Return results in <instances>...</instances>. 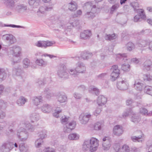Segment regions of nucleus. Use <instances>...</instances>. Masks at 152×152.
<instances>
[{
	"label": "nucleus",
	"mask_w": 152,
	"mask_h": 152,
	"mask_svg": "<svg viewBox=\"0 0 152 152\" xmlns=\"http://www.w3.org/2000/svg\"><path fill=\"white\" fill-rule=\"evenodd\" d=\"M34 129V126L30 123L25 121H22L20 123L17 130V137L20 141L24 142L27 140L28 136V133L26 130L33 132Z\"/></svg>",
	"instance_id": "f257e3e1"
},
{
	"label": "nucleus",
	"mask_w": 152,
	"mask_h": 152,
	"mask_svg": "<svg viewBox=\"0 0 152 152\" xmlns=\"http://www.w3.org/2000/svg\"><path fill=\"white\" fill-rule=\"evenodd\" d=\"M84 5L86 9H91V12H87L86 15L87 18H93L95 16L94 14L99 12L102 8V7H96V5L93 4L91 1L85 3Z\"/></svg>",
	"instance_id": "f03ea898"
},
{
	"label": "nucleus",
	"mask_w": 152,
	"mask_h": 152,
	"mask_svg": "<svg viewBox=\"0 0 152 152\" xmlns=\"http://www.w3.org/2000/svg\"><path fill=\"white\" fill-rule=\"evenodd\" d=\"M57 74L58 77L61 78L66 79L69 78V75L68 72V69L65 64H62L59 65L57 71Z\"/></svg>",
	"instance_id": "7ed1b4c3"
},
{
	"label": "nucleus",
	"mask_w": 152,
	"mask_h": 152,
	"mask_svg": "<svg viewBox=\"0 0 152 152\" xmlns=\"http://www.w3.org/2000/svg\"><path fill=\"white\" fill-rule=\"evenodd\" d=\"M42 110L43 112L46 113L53 112L54 110V112L53 113V115L56 118L59 117V114L61 111V110L59 107H57L55 109V108H52L50 105L46 104L43 105L42 107Z\"/></svg>",
	"instance_id": "20e7f679"
},
{
	"label": "nucleus",
	"mask_w": 152,
	"mask_h": 152,
	"mask_svg": "<svg viewBox=\"0 0 152 152\" xmlns=\"http://www.w3.org/2000/svg\"><path fill=\"white\" fill-rule=\"evenodd\" d=\"M113 148L115 152H129V147L126 144L120 145V143H114Z\"/></svg>",
	"instance_id": "39448f33"
},
{
	"label": "nucleus",
	"mask_w": 152,
	"mask_h": 152,
	"mask_svg": "<svg viewBox=\"0 0 152 152\" xmlns=\"http://www.w3.org/2000/svg\"><path fill=\"white\" fill-rule=\"evenodd\" d=\"M9 49L11 53L15 57H19L21 54V48L18 46L14 45L10 47Z\"/></svg>",
	"instance_id": "423d86ee"
},
{
	"label": "nucleus",
	"mask_w": 152,
	"mask_h": 152,
	"mask_svg": "<svg viewBox=\"0 0 152 152\" xmlns=\"http://www.w3.org/2000/svg\"><path fill=\"white\" fill-rule=\"evenodd\" d=\"M91 116L90 113H81L79 116V120L81 123L85 124L88 122Z\"/></svg>",
	"instance_id": "0eeeda50"
},
{
	"label": "nucleus",
	"mask_w": 152,
	"mask_h": 152,
	"mask_svg": "<svg viewBox=\"0 0 152 152\" xmlns=\"http://www.w3.org/2000/svg\"><path fill=\"white\" fill-rule=\"evenodd\" d=\"M129 83L126 80H121L118 81L117 82V87L119 90H125L128 88Z\"/></svg>",
	"instance_id": "6e6552de"
},
{
	"label": "nucleus",
	"mask_w": 152,
	"mask_h": 152,
	"mask_svg": "<svg viewBox=\"0 0 152 152\" xmlns=\"http://www.w3.org/2000/svg\"><path fill=\"white\" fill-rule=\"evenodd\" d=\"M2 39L10 44L15 43L16 42L15 38L12 34H6L2 35Z\"/></svg>",
	"instance_id": "1a4fd4ad"
},
{
	"label": "nucleus",
	"mask_w": 152,
	"mask_h": 152,
	"mask_svg": "<svg viewBox=\"0 0 152 152\" xmlns=\"http://www.w3.org/2000/svg\"><path fill=\"white\" fill-rule=\"evenodd\" d=\"M13 143H4L0 147V150L2 152H10L14 147Z\"/></svg>",
	"instance_id": "9d476101"
},
{
	"label": "nucleus",
	"mask_w": 152,
	"mask_h": 152,
	"mask_svg": "<svg viewBox=\"0 0 152 152\" xmlns=\"http://www.w3.org/2000/svg\"><path fill=\"white\" fill-rule=\"evenodd\" d=\"M76 125L75 121H72L66 125L64 127L63 131L65 133H69L75 128Z\"/></svg>",
	"instance_id": "9b49d317"
},
{
	"label": "nucleus",
	"mask_w": 152,
	"mask_h": 152,
	"mask_svg": "<svg viewBox=\"0 0 152 152\" xmlns=\"http://www.w3.org/2000/svg\"><path fill=\"white\" fill-rule=\"evenodd\" d=\"M139 135H137L132 136L131 137V139L134 142H143L144 141L145 137L144 134L141 131L138 132Z\"/></svg>",
	"instance_id": "f8f14e48"
},
{
	"label": "nucleus",
	"mask_w": 152,
	"mask_h": 152,
	"mask_svg": "<svg viewBox=\"0 0 152 152\" xmlns=\"http://www.w3.org/2000/svg\"><path fill=\"white\" fill-rule=\"evenodd\" d=\"M92 35V33L90 30H84L80 33V38L86 40L89 39Z\"/></svg>",
	"instance_id": "ddd939ff"
},
{
	"label": "nucleus",
	"mask_w": 152,
	"mask_h": 152,
	"mask_svg": "<svg viewBox=\"0 0 152 152\" xmlns=\"http://www.w3.org/2000/svg\"><path fill=\"white\" fill-rule=\"evenodd\" d=\"M78 73H83L86 70V67L85 64L82 62H78L76 64L75 68Z\"/></svg>",
	"instance_id": "4468645a"
},
{
	"label": "nucleus",
	"mask_w": 152,
	"mask_h": 152,
	"mask_svg": "<svg viewBox=\"0 0 152 152\" xmlns=\"http://www.w3.org/2000/svg\"><path fill=\"white\" fill-rule=\"evenodd\" d=\"M152 69V62L149 60H147L143 63L142 69L145 71H150Z\"/></svg>",
	"instance_id": "2eb2a0df"
},
{
	"label": "nucleus",
	"mask_w": 152,
	"mask_h": 152,
	"mask_svg": "<svg viewBox=\"0 0 152 152\" xmlns=\"http://www.w3.org/2000/svg\"><path fill=\"white\" fill-rule=\"evenodd\" d=\"M50 20L54 24L59 26V27L63 26L62 21L60 19L59 17L57 16H53L50 18Z\"/></svg>",
	"instance_id": "dca6fc26"
},
{
	"label": "nucleus",
	"mask_w": 152,
	"mask_h": 152,
	"mask_svg": "<svg viewBox=\"0 0 152 152\" xmlns=\"http://www.w3.org/2000/svg\"><path fill=\"white\" fill-rule=\"evenodd\" d=\"M113 133L115 135L119 136L123 133V128L121 126L117 125L113 128Z\"/></svg>",
	"instance_id": "f3484780"
},
{
	"label": "nucleus",
	"mask_w": 152,
	"mask_h": 152,
	"mask_svg": "<svg viewBox=\"0 0 152 152\" xmlns=\"http://www.w3.org/2000/svg\"><path fill=\"white\" fill-rule=\"evenodd\" d=\"M32 100L33 104L36 106L40 104L43 101L42 97L40 96L33 97L32 98Z\"/></svg>",
	"instance_id": "a211bd4d"
},
{
	"label": "nucleus",
	"mask_w": 152,
	"mask_h": 152,
	"mask_svg": "<svg viewBox=\"0 0 152 152\" xmlns=\"http://www.w3.org/2000/svg\"><path fill=\"white\" fill-rule=\"evenodd\" d=\"M149 42L147 41L143 40H140L137 43L139 47L143 48V49L147 50L146 48L148 47Z\"/></svg>",
	"instance_id": "6ab92c4d"
},
{
	"label": "nucleus",
	"mask_w": 152,
	"mask_h": 152,
	"mask_svg": "<svg viewBox=\"0 0 152 152\" xmlns=\"http://www.w3.org/2000/svg\"><path fill=\"white\" fill-rule=\"evenodd\" d=\"M27 9V6L24 4H18L15 6L14 10L18 12L24 11Z\"/></svg>",
	"instance_id": "aec40b11"
},
{
	"label": "nucleus",
	"mask_w": 152,
	"mask_h": 152,
	"mask_svg": "<svg viewBox=\"0 0 152 152\" xmlns=\"http://www.w3.org/2000/svg\"><path fill=\"white\" fill-rule=\"evenodd\" d=\"M143 84L140 80H137L135 81L134 87L137 90L140 91L142 90Z\"/></svg>",
	"instance_id": "412c9836"
},
{
	"label": "nucleus",
	"mask_w": 152,
	"mask_h": 152,
	"mask_svg": "<svg viewBox=\"0 0 152 152\" xmlns=\"http://www.w3.org/2000/svg\"><path fill=\"white\" fill-rule=\"evenodd\" d=\"M67 99L66 95L63 93H59L58 95V100L60 103L66 102Z\"/></svg>",
	"instance_id": "4be33fe9"
},
{
	"label": "nucleus",
	"mask_w": 152,
	"mask_h": 152,
	"mask_svg": "<svg viewBox=\"0 0 152 152\" xmlns=\"http://www.w3.org/2000/svg\"><path fill=\"white\" fill-rule=\"evenodd\" d=\"M4 3L9 8L12 10H14L15 5L13 0H4Z\"/></svg>",
	"instance_id": "5701e85b"
},
{
	"label": "nucleus",
	"mask_w": 152,
	"mask_h": 152,
	"mask_svg": "<svg viewBox=\"0 0 152 152\" xmlns=\"http://www.w3.org/2000/svg\"><path fill=\"white\" fill-rule=\"evenodd\" d=\"M68 9L71 11H75L77 8V5L74 1H72L68 4Z\"/></svg>",
	"instance_id": "b1692460"
},
{
	"label": "nucleus",
	"mask_w": 152,
	"mask_h": 152,
	"mask_svg": "<svg viewBox=\"0 0 152 152\" xmlns=\"http://www.w3.org/2000/svg\"><path fill=\"white\" fill-rule=\"evenodd\" d=\"M28 101V99L23 96L20 97L17 100V104L19 106L23 105Z\"/></svg>",
	"instance_id": "393cba45"
},
{
	"label": "nucleus",
	"mask_w": 152,
	"mask_h": 152,
	"mask_svg": "<svg viewBox=\"0 0 152 152\" xmlns=\"http://www.w3.org/2000/svg\"><path fill=\"white\" fill-rule=\"evenodd\" d=\"M30 117L31 122L32 123L36 122L39 119V114L35 113H33L31 114Z\"/></svg>",
	"instance_id": "a878e982"
},
{
	"label": "nucleus",
	"mask_w": 152,
	"mask_h": 152,
	"mask_svg": "<svg viewBox=\"0 0 152 152\" xmlns=\"http://www.w3.org/2000/svg\"><path fill=\"white\" fill-rule=\"evenodd\" d=\"M88 91L90 93L95 94L96 95H98L99 93V90L95 86H91L89 88Z\"/></svg>",
	"instance_id": "bb28decb"
},
{
	"label": "nucleus",
	"mask_w": 152,
	"mask_h": 152,
	"mask_svg": "<svg viewBox=\"0 0 152 152\" xmlns=\"http://www.w3.org/2000/svg\"><path fill=\"white\" fill-rule=\"evenodd\" d=\"M68 72L73 77H77L79 75V73L75 68L74 69H68Z\"/></svg>",
	"instance_id": "cd10ccee"
},
{
	"label": "nucleus",
	"mask_w": 152,
	"mask_h": 152,
	"mask_svg": "<svg viewBox=\"0 0 152 152\" xmlns=\"http://www.w3.org/2000/svg\"><path fill=\"white\" fill-rule=\"evenodd\" d=\"M93 56L92 53L88 51H84L81 53V57L84 59H87Z\"/></svg>",
	"instance_id": "c85d7f7f"
},
{
	"label": "nucleus",
	"mask_w": 152,
	"mask_h": 152,
	"mask_svg": "<svg viewBox=\"0 0 152 152\" xmlns=\"http://www.w3.org/2000/svg\"><path fill=\"white\" fill-rule=\"evenodd\" d=\"M44 93L45 96L48 99L50 98L53 95V94L51 91L48 88H46L45 89Z\"/></svg>",
	"instance_id": "c756f323"
},
{
	"label": "nucleus",
	"mask_w": 152,
	"mask_h": 152,
	"mask_svg": "<svg viewBox=\"0 0 152 152\" xmlns=\"http://www.w3.org/2000/svg\"><path fill=\"white\" fill-rule=\"evenodd\" d=\"M138 15L140 16V17L142 19L145 20L146 19V16L144 10L142 9H138L137 10V12Z\"/></svg>",
	"instance_id": "7c9ffc66"
},
{
	"label": "nucleus",
	"mask_w": 152,
	"mask_h": 152,
	"mask_svg": "<svg viewBox=\"0 0 152 152\" xmlns=\"http://www.w3.org/2000/svg\"><path fill=\"white\" fill-rule=\"evenodd\" d=\"M89 149L91 152L95 151L98 146V143H89Z\"/></svg>",
	"instance_id": "2f4dec72"
},
{
	"label": "nucleus",
	"mask_w": 152,
	"mask_h": 152,
	"mask_svg": "<svg viewBox=\"0 0 152 152\" xmlns=\"http://www.w3.org/2000/svg\"><path fill=\"white\" fill-rule=\"evenodd\" d=\"M36 63L40 66H45L47 64V62L44 61L42 59H37L35 61Z\"/></svg>",
	"instance_id": "473e14b6"
},
{
	"label": "nucleus",
	"mask_w": 152,
	"mask_h": 152,
	"mask_svg": "<svg viewBox=\"0 0 152 152\" xmlns=\"http://www.w3.org/2000/svg\"><path fill=\"white\" fill-rule=\"evenodd\" d=\"M127 55L126 53H119L117 55V58L119 59L121 61H124L125 62L128 60L127 58Z\"/></svg>",
	"instance_id": "72a5a7b5"
},
{
	"label": "nucleus",
	"mask_w": 152,
	"mask_h": 152,
	"mask_svg": "<svg viewBox=\"0 0 152 152\" xmlns=\"http://www.w3.org/2000/svg\"><path fill=\"white\" fill-rule=\"evenodd\" d=\"M7 77V73L5 70L3 68H0V79L2 80H5Z\"/></svg>",
	"instance_id": "f704fd0d"
},
{
	"label": "nucleus",
	"mask_w": 152,
	"mask_h": 152,
	"mask_svg": "<svg viewBox=\"0 0 152 152\" xmlns=\"http://www.w3.org/2000/svg\"><path fill=\"white\" fill-rule=\"evenodd\" d=\"M140 113L144 115L145 116H151V113L148 112V111L145 108L142 107L140 109Z\"/></svg>",
	"instance_id": "c9c22d12"
},
{
	"label": "nucleus",
	"mask_w": 152,
	"mask_h": 152,
	"mask_svg": "<svg viewBox=\"0 0 152 152\" xmlns=\"http://www.w3.org/2000/svg\"><path fill=\"white\" fill-rule=\"evenodd\" d=\"M19 149L21 152H26L28 147L25 143H20L19 145Z\"/></svg>",
	"instance_id": "e433bc0d"
},
{
	"label": "nucleus",
	"mask_w": 152,
	"mask_h": 152,
	"mask_svg": "<svg viewBox=\"0 0 152 152\" xmlns=\"http://www.w3.org/2000/svg\"><path fill=\"white\" fill-rule=\"evenodd\" d=\"M30 65V60L27 58L23 59V66L24 68H27L29 67Z\"/></svg>",
	"instance_id": "4c0bfd02"
},
{
	"label": "nucleus",
	"mask_w": 152,
	"mask_h": 152,
	"mask_svg": "<svg viewBox=\"0 0 152 152\" xmlns=\"http://www.w3.org/2000/svg\"><path fill=\"white\" fill-rule=\"evenodd\" d=\"M120 74L119 72L112 71L111 74L110 79L112 81L115 80L119 76Z\"/></svg>",
	"instance_id": "58836bf2"
},
{
	"label": "nucleus",
	"mask_w": 152,
	"mask_h": 152,
	"mask_svg": "<svg viewBox=\"0 0 152 152\" xmlns=\"http://www.w3.org/2000/svg\"><path fill=\"white\" fill-rule=\"evenodd\" d=\"M39 0H28V3L30 5L36 7L39 5Z\"/></svg>",
	"instance_id": "ea45409f"
},
{
	"label": "nucleus",
	"mask_w": 152,
	"mask_h": 152,
	"mask_svg": "<svg viewBox=\"0 0 152 152\" xmlns=\"http://www.w3.org/2000/svg\"><path fill=\"white\" fill-rule=\"evenodd\" d=\"M13 72L14 73H15L16 76L21 75H24L23 71L19 68H14L13 69Z\"/></svg>",
	"instance_id": "a19ab883"
},
{
	"label": "nucleus",
	"mask_w": 152,
	"mask_h": 152,
	"mask_svg": "<svg viewBox=\"0 0 152 152\" xmlns=\"http://www.w3.org/2000/svg\"><path fill=\"white\" fill-rule=\"evenodd\" d=\"M133 116L131 117V121L134 123H138L140 120V118L139 117L133 112L132 114Z\"/></svg>",
	"instance_id": "79ce46f5"
},
{
	"label": "nucleus",
	"mask_w": 152,
	"mask_h": 152,
	"mask_svg": "<svg viewBox=\"0 0 152 152\" xmlns=\"http://www.w3.org/2000/svg\"><path fill=\"white\" fill-rule=\"evenodd\" d=\"M79 135L76 133H72L68 136V138L70 140H77L79 138Z\"/></svg>",
	"instance_id": "37998d69"
},
{
	"label": "nucleus",
	"mask_w": 152,
	"mask_h": 152,
	"mask_svg": "<svg viewBox=\"0 0 152 152\" xmlns=\"http://www.w3.org/2000/svg\"><path fill=\"white\" fill-rule=\"evenodd\" d=\"M117 37V35L115 33L111 34H106L105 35V39L110 41H111L115 39Z\"/></svg>",
	"instance_id": "c03bdc74"
},
{
	"label": "nucleus",
	"mask_w": 152,
	"mask_h": 152,
	"mask_svg": "<svg viewBox=\"0 0 152 152\" xmlns=\"http://www.w3.org/2000/svg\"><path fill=\"white\" fill-rule=\"evenodd\" d=\"M104 98V96L102 95L99 96L97 100V103L99 106H102L104 104L103 100Z\"/></svg>",
	"instance_id": "a18cd8bd"
},
{
	"label": "nucleus",
	"mask_w": 152,
	"mask_h": 152,
	"mask_svg": "<svg viewBox=\"0 0 152 152\" xmlns=\"http://www.w3.org/2000/svg\"><path fill=\"white\" fill-rule=\"evenodd\" d=\"M47 131L45 130H42L38 132V137H42L45 139L47 137Z\"/></svg>",
	"instance_id": "49530a36"
},
{
	"label": "nucleus",
	"mask_w": 152,
	"mask_h": 152,
	"mask_svg": "<svg viewBox=\"0 0 152 152\" xmlns=\"http://www.w3.org/2000/svg\"><path fill=\"white\" fill-rule=\"evenodd\" d=\"M144 92L146 94L152 95V87L149 86H145L144 88Z\"/></svg>",
	"instance_id": "de8ad7c7"
},
{
	"label": "nucleus",
	"mask_w": 152,
	"mask_h": 152,
	"mask_svg": "<svg viewBox=\"0 0 152 152\" xmlns=\"http://www.w3.org/2000/svg\"><path fill=\"white\" fill-rule=\"evenodd\" d=\"M130 5L134 9V11L135 12H137V10L139 9H137V8L139 7L138 3L136 2H132L130 3Z\"/></svg>",
	"instance_id": "09e8293b"
},
{
	"label": "nucleus",
	"mask_w": 152,
	"mask_h": 152,
	"mask_svg": "<svg viewBox=\"0 0 152 152\" xmlns=\"http://www.w3.org/2000/svg\"><path fill=\"white\" fill-rule=\"evenodd\" d=\"M114 4L112 6L110 9V13L111 14L113 13L115 11L117 10L119 7L120 5L118 3Z\"/></svg>",
	"instance_id": "8fccbe9b"
},
{
	"label": "nucleus",
	"mask_w": 152,
	"mask_h": 152,
	"mask_svg": "<svg viewBox=\"0 0 152 152\" xmlns=\"http://www.w3.org/2000/svg\"><path fill=\"white\" fill-rule=\"evenodd\" d=\"M45 42L44 41H39L36 42L35 45L39 47L44 48H45Z\"/></svg>",
	"instance_id": "3c124183"
},
{
	"label": "nucleus",
	"mask_w": 152,
	"mask_h": 152,
	"mask_svg": "<svg viewBox=\"0 0 152 152\" xmlns=\"http://www.w3.org/2000/svg\"><path fill=\"white\" fill-rule=\"evenodd\" d=\"M121 68L123 71H128L130 69V65L127 63H125L122 65Z\"/></svg>",
	"instance_id": "603ef678"
},
{
	"label": "nucleus",
	"mask_w": 152,
	"mask_h": 152,
	"mask_svg": "<svg viewBox=\"0 0 152 152\" xmlns=\"http://www.w3.org/2000/svg\"><path fill=\"white\" fill-rule=\"evenodd\" d=\"M127 50L129 51L132 50L134 49L135 46L132 42H128L126 45Z\"/></svg>",
	"instance_id": "864d4df0"
},
{
	"label": "nucleus",
	"mask_w": 152,
	"mask_h": 152,
	"mask_svg": "<svg viewBox=\"0 0 152 152\" xmlns=\"http://www.w3.org/2000/svg\"><path fill=\"white\" fill-rule=\"evenodd\" d=\"M68 120L69 118L64 115L61 117V122L62 124L66 125L67 123Z\"/></svg>",
	"instance_id": "5fc2aeb1"
},
{
	"label": "nucleus",
	"mask_w": 152,
	"mask_h": 152,
	"mask_svg": "<svg viewBox=\"0 0 152 152\" xmlns=\"http://www.w3.org/2000/svg\"><path fill=\"white\" fill-rule=\"evenodd\" d=\"M133 111L131 109H129L127 110L123 114V116L124 118L128 116L129 115H131L133 113Z\"/></svg>",
	"instance_id": "6e6d98bb"
},
{
	"label": "nucleus",
	"mask_w": 152,
	"mask_h": 152,
	"mask_svg": "<svg viewBox=\"0 0 152 152\" xmlns=\"http://www.w3.org/2000/svg\"><path fill=\"white\" fill-rule=\"evenodd\" d=\"M98 142L99 141L95 138L92 137L90 139L85 140L84 142Z\"/></svg>",
	"instance_id": "4d7b16f0"
},
{
	"label": "nucleus",
	"mask_w": 152,
	"mask_h": 152,
	"mask_svg": "<svg viewBox=\"0 0 152 152\" xmlns=\"http://www.w3.org/2000/svg\"><path fill=\"white\" fill-rule=\"evenodd\" d=\"M7 103L2 100H0V109H5L7 107Z\"/></svg>",
	"instance_id": "13d9d810"
},
{
	"label": "nucleus",
	"mask_w": 152,
	"mask_h": 152,
	"mask_svg": "<svg viewBox=\"0 0 152 152\" xmlns=\"http://www.w3.org/2000/svg\"><path fill=\"white\" fill-rule=\"evenodd\" d=\"M144 80L145 81L152 80V76L148 74L144 75L143 76Z\"/></svg>",
	"instance_id": "bf43d9fd"
},
{
	"label": "nucleus",
	"mask_w": 152,
	"mask_h": 152,
	"mask_svg": "<svg viewBox=\"0 0 152 152\" xmlns=\"http://www.w3.org/2000/svg\"><path fill=\"white\" fill-rule=\"evenodd\" d=\"M102 128V125L100 122H97L94 124V129L96 130H100Z\"/></svg>",
	"instance_id": "052dcab7"
},
{
	"label": "nucleus",
	"mask_w": 152,
	"mask_h": 152,
	"mask_svg": "<svg viewBox=\"0 0 152 152\" xmlns=\"http://www.w3.org/2000/svg\"><path fill=\"white\" fill-rule=\"evenodd\" d=\"M45 83L43 80L38 79L36 82L37 86L41 88L43 86Z\"/></svg>",
	"instance_id": "680f3d73"
},
{
	"label": "nucleus",
	"mask_w": 152,
	"mask_h": 152,
	"mask_svg": "<svg viewBox=\"0 0 152 152\" xmlns=\"http://www.w3.org/2000/svg\"><path fill=\"white\" fill-rule=\"evenodd\" d=\"M45 48L51 46L55 43V42L54 41H49L48 40L45 41Z\"/></svg>",
	"instance_id": "e2e57ef3"
},
{
	"label": "nucleus",
	"mask_w": 152,
	"mask_h": 152,
	"mask_svg": "<svg viewBox=\"0 0 152 152\" xmlns=\"http://www.w3.org/2000/svg\"><path fill=\"white\" fill-rule=\"evenodd\" d=\"M45 11V6L41 7L39 9V11L37 12V14L39 15L40 13L44 14Z\"/></svg>",
	"instance_id": "0e129e2a"
},
{
	"label": "nucleus",
	"mask_w": 152,
	"mask_h": 152,
	"mask_svg": "<svg viewBox=\"0 0 152 152\" xmlns=\"http://www.w3.org/2000/svg\"><path fill=\"white\" fill-rule=\"evenodd\" d=\"M43 151L45 152H55L54 149L50 147L45 148Z\"/></svg>",
	"instance_id": "69168bd1"
},
{
	"label": "nucleus",
	"mask_w": 152,
	"mask_h": 152,
	"mask_svg": "<svg viewBox=\"0 0 152 152\" xmlns=\"http://www.w3.org/2000/svg\"><path fill=\"white\" fill-rule=\"evenodd\" d=\"M102 108L100 106H99V107H98L94 113V115L96 116L97 115L100 114Z\"/></svg>",
	"instance_id": "338daca9"
},
{
	"label": "nucleus",
	"mask_w": 152,
	"mask_h": 152,
	"mask_svg": "<svg viewBox=\"0 0 152 152\" xmlns=\"http://www.w3.org/2000/svg\"><path fill=\"white\" fill-rule=\"evenodd\" d=\"M146 145V149L148 150V152H152V143H148Z\"/></svg>",
	"instance_id": "774afa93"
}]
</instances>
